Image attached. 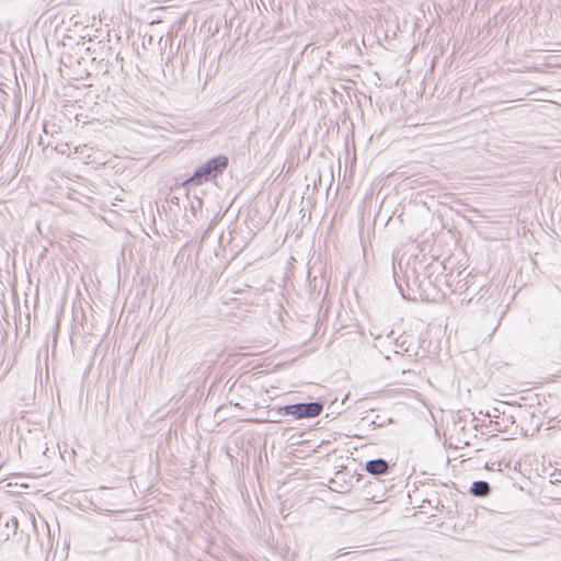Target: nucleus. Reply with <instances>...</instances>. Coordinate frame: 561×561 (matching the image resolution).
Returning <instances> with one entry per match:
<instances>
[{
	"mask_svg": "<svg viewBox=\"0 0 561 561\" xmlns=\"http://www.w3.org/2000/svg\"><path fill=\"white\" fill-rule=\"evenodd\" d=\"M228 165V158L225 156L215 157L204 164L199 165L194 174L187 180V183L201 185L211 178H216Z\"/></svg>",
	"mask_w": 561,
	"mask_h": 561,
	"instance_id": "1",
	"label": "nucleus"
},
{
	"mask_svg": "<svg viewBox=\"0 0 561 561\" xmlns=\"http://www.w3.org/2000/svg\"><path fill=\"white\" fill-rule=\"evenodd\" d=\"M282 411L287 415H294L296 419L314 417L321 413L322 404L318 402L298 403L286 405Z\"/></svg>",
	"mask_w": 561,
	"mask_h": 561,
	"instance_id": "2",
	"label": "nucleus"
},
{
	"mask_svg": "<svg viewBox=\"0 0 561 561\" xmlns=\"http://www.w3.org/2000/svg\"><path fill=\"white\" fill-rule=\"evenodd\" d=\"M388 468V463L383 459H374L366 463V470L373 474L385 473Z\"/></svg>",
	"mask_w": 561,
	"mask_h": 561,
	"instance_id": "3",
	"label": "nucleus"
},
{
	"mask_svg": "<svg viewBox=\"0 0 561 561\" xmlns=\"http://www.w3.org/2000/svg\"><path fill=\"white\" fill-rule=\"evenodd\" d=\"M470 491L476 496H485L490 493V485L485 481H476L472 483Z\"/></svg>",
	"mask_w": 561,
	"mask_h": 561,
	"instance_id": "4",
	"label": "nucleus"
}]
</instances>
